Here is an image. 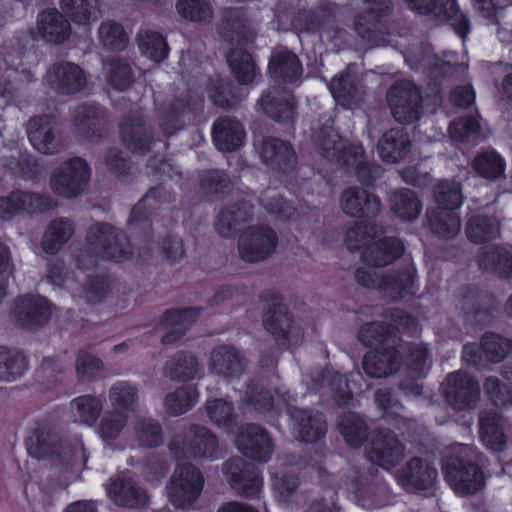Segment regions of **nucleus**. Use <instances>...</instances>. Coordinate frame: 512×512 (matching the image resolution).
Instances as JSON below:
<instances>
[{
	"label": "nucleus",
	"mask_w": 512,
	"mask_h": 512,
	"mask_svg": "<svg viewBox=\"0 0 512 512\" xmlns=\"http://www.w3.org/2000/svg\"><path fill=\"white\" fill-rule=\"evenodd\" d=\"M91 253L94 256L120 262L130 258L132 249L125 233L109 224H95L89 229L87 248L77 256V267L80 270L77 278L68 275L62 262H56L50 268L48 279L54 285L67 288L88 302L99 301L105 291L102 279L98 277L89 278L87 280V287H78V282L87 278V275L82 271L86 266V261L89 266L94 265Z\"/></svg>",
	"instance_id": "1"
},
{
	"label": "nucleus",
	"mask_w": 512,
	"mask_h": 512,
	"mask_svg": "<svg viewBox=\"0 0 512 512\" xmlns=\"http://www.w3.org/2000/svg\"><path fill=\"white\" fill-rule=\"evenodd\" d=\"M436 208L428 211L431 230L442 238H452L458 234L461 221L456 210L463 202L461 185L455 180L440 181L435 192Z\"/></svg>",
	"instance_id": "2"
},
{
	"label": "nucleus",
	"mask_w": 512,
	"mask_h": 512,
	"mask_svg": "<svg viewBox=\"0 0 512 512\" xmlns=\"http://www.w3.org/2000/svg\"><path fill=\"white\" fill-rule=\"evenodd\" d=\"M454 454L445 457L442 470L449 486L459 495L473 494L484 485L483 473L473 462L474 451L471 447L456 444Z\"/></svg>",
	"instance_id": "3"
},
{
	"label": "nucleus",
	"mask_w": 512,
	"mask_h": 512,
	"mask_svg": "<svg viewBox=\"0 0 512 512\" xmlns=\"http://www.w3.org/2000/svg\"><path fill=\"white\" fill-rule=\"evenodd\" d=\"M29 453L36 458L60 456L72 462H85V450L82 442L73 447L63 446L55 426L50 422H41L29 438Z\"/></svg>",
	"instance_id": "4"
},
{
	"label": "nucleus",
	"mask_w": 512,
	"mask_h": 512,
	"mask_svg": "<svg viewBox=\"0 0 512 512\" xmlns=\"http://www.w3.org/2000/svg\"><path fill=\"white\" fill-rule=\"evenodd\" d=\"M203 486L204 478L197 468L179 463L166 486L169 502L176 508H188L197 500Z\"/></svg>",
	"instance_id": "5"
},
{
	"label": "nucleus",
	"mask_w": 512,
	"mask_h": 512,
	"mask_svg": "<svg viewBox=\"0 0 512 512\" xmlns=\"http://www.w3.org/2000/svg\"><path fill=\"white\" fill-rule=\"evenodd\" d=\"M178 458H203L214 460L220 456L218 440L207 428L194 425L183 437H177L171 444Z\"/></svg>",
	"instance_id": "6"
},
{
	"label": "nucleus",
	"mask_w": 512,
	"mask_h": 512,
	"mask_svg": "<svg viewBox=\"0 0 512 512\" xmlns=\"http://www.w3.org/2000/svg\"><path fill=\"white\" fill-rule=\"evenodd\" d=\"M363 377L359 372H351L347 376L335 374L331 370L317 371L312 377L311 391H325L332 393L338 405L348 404L362 391Z\"/></svg>",
	"instance_id": "7"
},
{
	"label": "nucleus",
	"mask_w": 512,
	"mask_h": 512,
	"mask_svg": "<svg viewBox=\"0 0 512 512\" xmlns=\"http://www.w3.org/2000/svg\"><path fill=\"white\" fill-rule=\"evenodd\" d=\"M90 178L86 162L74 158L60 164L52 173V190L64 198H73L81 194Z\"/></svg>",
	"instance_id": "8"
},
{
	"label": "nucleus",
	"mask_w": 512,
	"mask_h": 512,
	"mask_svg": "<svg viewBox=\"0 0 512 512\" xmlns=\"http://www.w3.org/2000/svg\"><path fill=\"white\" fill-rule=\"evenodd\" d=\"M278 243L276 232L266 225H251L239 239L240 257L250 263H257L270 257Z\"/></svg>",
	"instance_id": "9"
},
{
	"label": "nucleus",
	"mask_w": 512,
	"mask_h": 512,
	"mask_svg": "<svg viewBox=\"0 0 512 512\" xmlns=\"http://www.w3.org/2000/svg\"><path fill=\"white\" fill-rule=\"evenodd\" d=\"M387 100L398 122L410 123L419 119L421 96L412 82L400 81L394 84L388 92Z\"/></svg>",
	"instance_id": "10"
},
{
	"label": "nucleus",
	"mask_w": 512,
	"mask_h": 512,
	"mask_svg": "<svg viewBox=\"0 0 512 512\" xmlns=\"http://www.w3.org/2000/svg\"><path fill=\"white\" fill-rule=\"evenodd\" d=\"M412 10L421 14H433L442 22H448L465 39L470 30L466 16L458 11L455 0H404Z\"/></svg>",
	"instance_id": "11"
},
{
	"label": "nucleus",
	"mask_w": 512,
	"mask_h": 512,
	"mask_svg": "<svg viewBox=\"0 0 512 512\" xmlns=\"http://www.w3.org/2000/svg\"><path fill=\"white\" fill-rule=\"evenodd\" d=\"M222 470L232 488L244 496H253L262 487V479L256 467L247 464L243 459L235 458L226 461Z\"/></svg>",
	"instance_id": "12"
},
{
	"label": "nucleus",
	"mask_w": 512,
	"mask_h": 512,
	"mask_svg": "<svg viewBox=\"0 0 512 512\" xmlns=\"http://www.w3.org/2000/svg\"><path fill=\"white\" fill-rule=\"evenodd\" d=\"M353 28L362 38H368L377 21L392 10L388 0H352Z\"/></svg>",
	"instance_id": "13"
},
{
	"label": "nucleus",
	"mask_w": 512,
	"mask_h": 512,
	"mask_svg": "<svg viewBox=\"0 0 512 512\" xmlns=\"http://www.w3.org/2000/svg\"><path fill=\"white\" fill-rule=\"evenodd\" d=\"M447 401L455 409H471L477 404L480 397L478 383L463 372L452 373L447 378L445 390Z\"/></svg>",
	"instance_id": "14"
},
{
	"label": "nucleus",
	"mask_w": 512,
	"mask_h": 512,
	"mask_svg": "<svg viewBox=\"0 0 512 512\" xmlns=\"http://www.w3.org/2000/svg\"><path fill=\"white\" fill-rule=\"evenodd\" d=\"M45 83L61 94H74L81 91L86 84L83 70L71 62H61L49 68Z\"/></svg>",
	"instance_id": "15"
},
{
	"label": "nucleus",
	"mask_w": 512,
	"mask_h": 512,
	"mask_svg": "<svg viewBox=\"0 0 512 512\" xmlns=\"http://www.w3.org/2000/svg\"><path fill=\"white\" fill-rule=\"evenodd\" d=\"M264 325L279 345L292 347L302 340V328L294 323L292 316L282 307L269 311L264 317Z\"/></svg>",
	"instance_id": "16"
},
{
	"label": "nucleus",
	"mask_w": 512,
	"mask_h": 512,
	"mask_svg": "<svg viewBox=\"0 0 512 512\" xmlns=\"http://www.w3.org/2000/svg\"><path fill=\"white\" fill-rule=\"evenodd\" d=\"M367 456L371 462L390 469L398 464L404 457L403 445L392 433H379L366 448Z\"/></svg>",
	"instance_id": "17"
},
{
	"label": "nucleus",
	"mask_w": 512,
	"mask_h": 512,
	"mask_svg": "<svg viewBox=\"0 0 512 512\" xmlns=\"http://www.w3.org/2000/svg\"><path fill=\"white\" fill-rule=\"evenodd\" d=\"M340 208L350 217H374L381 209L380 200L359 187H348L340 196Z\"/></svg>",
	"instance_id": "18"
},
{
	"label": "nucleus",
	"mask_w": 512,
	"mask_h": 512,
	"mask_svg": "<svg viewBox=\"0 0 512 512\" xmlns=\"http://www.w3.org/2000/svg\"><path fill=\"white\" fill-rule=\"evenodd\" d=\"M236 446L244 455L260 462L268 461L273 452L270 437L255 425H248L241 430Z\"/></svg>",
	"instance_id": "19"
},
{
	"label": "nucleus",
	"mask_w": 512,
	"mask_h": 512,
	"mask_svg": "<svg viewBox=\"0 0 512 512\" xmlns=\"http://www.w3.org/2000/svg\"><path fill=\"white\" fill-rule=\"evenodd\" d=\"M509 424L496 411H483L479 418V433L483 445L499 452L504 449L507 443V430Z\"/></svg>",
	"instance_id": "20"
},
{
	"label": "nucleus",
	"mask_w": 512,
	"mask_h": 512,
	"mask_svg": "<svg viewBox=\"0 0 512 512\" xmlns=\"http://www.w3.org/2000/svg\"><path fill=\"white\" fill-rule=\"evenodd\" d=\"M404 252L403 243L395 237L373 238L362 251V260L370 266L382 267L391 264Z\"/></svg>",
	"instance_id": "21"
},
{
	"label": "nucleus",
	"mask_w": 512,
	"mask_h": 512,
	"mask_svg": "<svg viewBox=\"0 0 512 512\" xmlns=\"http://www.w3.org/2000/svg\"><path fill=\"white\" fill-rule=\"evenodd\" d=\"M436 478L437 470L420 458L411 459L397 472V481L405 489H427L433 485Z\"/></svg>",
	"instance_id": "22"
},
{
	"label": "nucleus",
	"mask_w": 512,
	"mask_h": 512,
	"mask_svg": "<svg viewBox=\"0 0 512 512\" xmlns=\"http://www.w3.org/2000/svg\"><path fill=\"white\" fill-rule=\"evenodd\" d=\"M262 161L273 169L288 171L296 165V155L292 146L278 138H265L259 148Z\"/></svg>",
	"instance_id": "23"
},
{
	"label": "nucleus",
	"mask_w": 512,
	"mask_h": 512,
	"mask_svg": "<svg viewBox=\"0 0 512 512\" xmlns=\"http://www.w3.org/2000/svg\"><path fill=\"white\" fill-rule=\"evenodd\" d=\"M108 497L119 506L138 507L146 502V493L130 478L118 475L106 484Z\"/></svg>",
	"instance_id": "24"
},
{
	"label": "nucleus",
	"mask_w": 512,
	"mask_h": 512,
	"mask_svg": "<svg viewBox=\"0 0 512 512\" xmlns=\"http://www.w3.org/2000/svg\"><path fill=\"white\" fill-rule=\"evenodd\" d=\"M362 366L372 378L389 377L400 367L398 352L392 347L369 351L363 358Z\"/></svg>",
	"instance_id": "25"
},
{
	"label": "nucleus",
	"mask_w": 512,
	"mask_h": 512,
	"mask_svg": "<svg viewBox=\"0 0 512 512\" xmlns=\"http://www.w3.org/2000/svg\"><path fill=\"white\" fill-rule=\"evenodd\" d=\"M293 430L304 442H315L326 433L323 415L311 410H295L291 414Z\"/></svg>",
	"instance_id": "26"
},
{
	"label": "nucleus",
	"mask_w": 512,
	"mask_h": 512,
	"mask_svg": "<svg viewBox=\"0 0 512 512\" xmlns=\"http://www.w3.org/2000/svg\"><path fill=\"white\" fill-rule=\"evenodd\" d=\"M417 278L413 266L385 276L379 284L383 296L390 300L402 299L415 292Z\"/></svg>",
	"instance_id": "27"
},
{
	"label": "nucleus",
	"mask_w": 512,
	"mask_h": 512,
	"mask_svg": "<svg viewBox=\"0 0 512 512\" xmlns=\"http://www.w3.org/2000/svg\"><path fill=\"white\" fill-rule=\"evenodd\" d=\"M14 313L19 324L33 327L46 322L51 309L46 299L40 296H27L16 303Z\"/></svg>",
	"instance_id": "28"
},
{
	"label": "nucleus",
	"mask_w": 512,
	"mask_h": 512,
	"mask_svg": "<svg viewBox=\"0 0 512 512\" xmlns=\"http://www.w3.org/2000/svg\"><path fill=\"white\" fill-rule=\"evenodd\" d=\"M37 28L41 37L50 43L65 41L71 32L69 21L56 9H49L40 13Z\"/></svg>",
	"instance_id": "29"
},
{
	"label": "nucleus",
	"mask_w": 512,
	"mask_h": 512,
	"mask_svg": "<svg viewBox=\"0 0 512 512\" xmlns=\"http://www.w3.org/2000/svg\"><path fill=\"white\" fill-rule=\"evenodd\" d=\"M269 72L275 81L292 83L302 74V67L297 56L280 48L273 52L269 62Z\"/></svg>",
	"instance_id": "30"
},
{
	"label": "nucleus",
	"mask_w": 512,
	"mask_h": 512,
	"mask_svg": "<svg viewBox=\"0 0 512 512\" xmlns=\"http://www.w3.org/2000/svg\"><path fill=\"white\" fill-rule=\"evenodd\" d=\"M245 131L240 122L230 117L220 118L213 125V141L221 151H233L243 144Z\"/></svg>",
	"instance_id": "31"
},
{
	"label": "nucleus",
	"mask_w": 512,
	"mask_h": 512,
	"mask_svg": "<svg viewBox=\"0 0 512 512\" xmlns=\"http://www.w3.org/2000/svg\"><path fill=\"white\" fill-rule=\"evenodd\" d=\"M28 135L33 147L43 154L56 153L60 148V141L53 131L51 120L47 117H38L30 121Z\"/></svg>",
	"instance_id": "32"
},
{
	"label": "nucleus",
	"mask_w": 512,
	"mask_h": 512,
	"mask_svg": "<svg viewBox=\"0 0 512 512\" xmlns=\"http://www.w3.org/2000/svg\"><path fill=\"white\" fill-rule=\"evenodd\" d=\"M258 105L271 118L277 121H288L293 116L295 102L288 91L281 92L273 88L262 95Z\"/></svg>",
	"instance_id": "33"
},
{
	"label": "nucleus",
	"mask_w": 512,
	"mask_h": 512,
	"mask_svg": "<svg viewBox=\"0 0 512 512\" xmlns=\"http://www.w3.org/2000/svg\"><path fill=\"white\" fill-rule=\"evenodd\" d=\"M377 150L382 160L396 163L404 159L410 151V140L403 129H391L383 134Z\"/></svg>",
	"instance_id": "34"
},
{
	"label": "nucleus",
	"mask_w": 512,
	"mask_h": 512,
	"mask_svg": "<svg viewBox=\"0 0 512 512\" xmlns=\"http://www.w3.org/2000/svg\"><path fill=\"white\" fill-rule=\"evenodd\" d=\"M221 33L229 42H248L255 37L254 22L240 9L232 10L223 22Z\"/></svg>",
	"instance_id": "35"
},
{
	"label": "nucleus",
	"mask_w": 512,
	"mask_h": 512,
	"mask_svg": "<svg viewBox=\"0 0 512 512\" xmlns=\"http://www.w3.org/2000/svg\"><path fill=\"white\" fill-rule=\"evenodd\" d=\"M318 145L328 156L334 157L336 153H342L339 157L343 159L344 164L356 170L362 169L365 164L366 160L363 147L361 145H352L343 149L338 135L333 132H328L326 136L319 141Z\"/></svg>",
	"instance_id": "36"
},
{
	"label": "nucleus",
	"mask_w": 512,
	"mask_h": 512,
	"mask_svg": "<svg viewBox=\"0 0 512 512\" xmlns=\"http://www.w3.org/2000/svg\"><path fill=\"white\" fill-rule=\"evenodd\" d=\"M244 367L242 356L232 347L220 346L211 353L209 368L216 374L234 377L240 375Z\"/></svg>",
	"instance_id": "37"
},
{
	"label": "nucleus",
	"mask_w": 512,
	"mask_h": 512,
	"mask_svg": "<svg viewBox=\"0 0 512 512\" xmlns=\"http://www.w3.org/2000/svg\"><path fill=\"white\" fill-rule=\"evenodd\" d=\"M480 268L491 271L500 277H512V256L497 246L484 247L479 255Z\"/></svg>",
	"instance_id": "38"
},
{
	"label": "nucleus",
	"mask_w": 512,
	"mask_h": 512,
	"mask_svg": "<svg viewBox=\"0 0 512 512\" xmlns=\"http://www.w3.org/2000/svg\"><path fill=\"white\" fill-rule=\"evenodd\" d=\"M122 141L128 149L144 150L150 143V136L141 115L135 113L121 124Z\"/></svg>",
	"instance_id": "39"
},
{
	"label": "nucleus",
	"mask_w": 512,
	"mask_h": 512,
	"mask_svg": "<svg viewBox=\"0 0 512 512\" xmlns=\"http://www.w3.org/2000/svg\"><path fill=\"white\" fill-rule=\"evenodd\" d=\"M73 233L74 227L69 220L59 218L51 221L42 238L43 250L50 254L58 252L69 241Z\"/></svg>",
	"instance_id": "40"
},
{
	"label": "nucleus",
	"mask_w": 512,
	"mask_h": 512,
	"mask_svg": "<svg viewBox=\"0 0 512 512\" xmlns=\"http://www.w3.org/2000/svg\"><path fill=\"white\" fill-rule=\"evenodd\" d=\"M62 11L77 25H90L100 16L97 0H60Z\"/></svg>",
	"instance_id": "41"
},
{
	"label": "nucleus",
	"mask_w": 512,
	"mask_h": 512,
	"mask_svg": "<svg viewBox=\"0 0 512 512\" xmlns=\"http://www.w3.org/2000/svg\"><path fill=\"white\" fill-rule=\"evenodd\" d=\"M202 370L193 354L183 352L166 364L165 374L171 379L186 381L200 376Z\"/></svg>",
	"instance_id": "42"
},
{
	"label": "nucleus",
	"mask_w": 512,
	"mask_h": 512,
	"mask_svg": "<svg viewBox=\"0 0 512 512\" xmlns=\"http://www.w3.org/2000/svg\"><path fill=\"white\" fill-rule=\"evenodd\" d=\"M252 206L243 204L223 210L216 221L215 228L223 237H229L240 229V226L252 217Z\"/></svg>",
	"instance_id": "43"
},
{
	"label": "nucleus",
	"mask_w": 512,
	"mask_h": 512,
	"mask_svg": "<svg viewBox=\"0 0 512 512\" xmlns=\"http://www.w3.org/2000/svg\"><path fill=\"white\" fill-rule=\"evenodd\" d=\"M227 62L233 76L240 84H249L258 74L252 56L241 48L233 49L227 56Z\"/></svg>",
	"instance_id": "44"
},
{
	"label": "nucleus",
	"mask_w": 512,
	"mask_h": 512,
	"mask_svg": "<svg viewBox=\"0 0 512 512\" xmlns=\"http://www.w3.org/2000/svg\"><path fill=\"white\" fill-rule=\"evenodd\" d=\"M198 314L199 312L195 308L168 312L165 316V323L170 327V331L162 337V342L170 344L179 340L186 329L196 320Z\"/></svg>",
	"instance_id": "45"
},
{
	"label": "nucleus",
	"mask_w": 512,
	"mask_h": 512,
	"mask_svg": "<svg viewBox=\"0 0 512 512\" xmlns=\"http://www.w3.org/2000/svg\"><path fill=\"white\" fill-rule=\"evenodd\" d=\"M338 429L345 441L354 448L362 445L367 437V424L356 413H344L338 420Z\"/></svg>",
	"instance_id": "46"
},
{
	"label": "nucleus",
	"mask_w": 512,
	"mask_h": 512,
	"mask_svg": "<svg viewBox=\"0 0 512 512\" xmlns=\"http://www.w3.org/2000/svg\"><path fill=\"white\" fill-rule=\"evenodd\" d=\"M472 167L480 177L496 180L504 176L505 160L494 150L482 151L474 158Z\"/></svg>",
	"instance_id": "47"
},
{
	"label": "nucleus",
	"mask_w": 512,
	"mask_h": 512,
	"mask_svg": "<svg viewBox=\"0 0 512 512\" xmlns=\"http://www.w3.org/2000/svg\"><path fill=\"white\" fill-rule=\"evenodd\" d=\"M137 43L142 54L154 62H161L168 55L166 40L158 32L141 30L137 35Z\"/></svg>",
	"instance_id": "48"
},
{
	"label": "nucleus",
	"mask_w": 512,
	"mask_h": 512,
	"mask_svg": "<svg viewBox=\"0 0 512 512\" xmlns=\"http://www.w3.org/2000/svg\"><path fill=\"white\" fill-rule=\"evenodd\" d=\"M391 210L402 220L411 221L420 214L421 203L413 191L402 189L392 195Z\"/></svg>",
	"instance_id": "49"
},
{
	"label": "nucleus",
	"mask_w": 512,
	"mask_h": 512,
	"mask_svg": "<svg viewBox=\"0 0 512 512\" xmlns=\"http://www.w3.org/2000/svg\"><path fill=\"white\" fill-rule=\"evenodd\" d=\"M287 394L277 395L274 398L269 391H265L258 385L249 386L246 390L244 401L253 406L259 412H267L272 409L280 410L288 404Z\"/></svg>",
	"instance_id": "50"
},
{
	"label": "nucleus",
	"mask_w": 512,
	"mask_h": 512,
	"mask_svg": "<svg viewBox=\"0 0 512 512\" xmlns=\"http://www.w3.org/2000/svg\"><path fill=\"white\" fill-rule=\"evenodd\" d=\"M40 198L26 192H13L7 198H0V217L10 218L21 210L35 211L40 207Z\"/></svg>",
	"instance_id": "51"
},
{
	"label": "nucleus",
	"mask_w": 512,
	"mask_h": 512,
	"mask_svg": "<svg viewBox=\"0 0 512 512\" xmlns=\"http://www.w3.org/2000/svg\"><path fill=\"white\" fill-rule=\"evenodd\" d=\"M199 399V394L195 387L186 386L169 393L164 400L167 413L177 416L189 411Z\"/></svg>",
	"instance_id": "52"
},
{
	"label": "nucleus",
	"mask_w": 512,
	"mask_h": 512,
	"mask_svg": "<svg viewBox=\"0 0 512 512\" xmlns=\"http://www.w3.org/2000/svg\"><path fill=\"white\" fill-rule=\"evenodd\" d=\"M465 232L472 242L481 243L499 235V222L494 218L475 216L467 222Z\"/></svg>",
	"instance_id": "53"
},
{
	"label": "nucleus",
	"mask_w": 512,
	"mask_h": 512,
	"mask_svg": "<svg viewBox=\"0 0 512 512\" xmlns=\"http://www.w3.org/2000/svg\"><path fill=\"white\" fill-rule=\"evenodd\" d=\"M98 38L101 45L111 51H121L128 43V35L123 27L111 20L101 23L98 28Z\"/></svg>",
	"instance_id": "54"
},
{
	"label": "nucleus",
	"mask_w": 512,
	"mask_h": 512,
	"mask_svg": "<svg viewBox=\"0 0 512 512\" xmlns=\"http://www.w3.org/2000/svg\"><path fill=\"white\" fill-rule=\"evenodd\" d=\"M177 10L183 18L198 23H207L213 17L211 0H178Z\"/></svg>",
	"instance_id": "55"
},
{
	"label": "nucleus",
	"mask_w": 512,
	"mask_h": 512,
	"mask_svg": "<svg viewBox=\"0 0 512 512\" xmlns=\"http://www.w3.org/2000/svg\"><path fill=\"white\" fill-rule=\"evenodd\" d=\"M71 409L75 422L91 424L100 415L102 404L91 396H81L72 401Z\"/></svg>",
	"instance_id": "56"
},
{
	"label": "nucleus",
	"mask_w": 512,
	"mask_h": 512,
	"mask_svg": "<svg viewBox=\"0 0 512 512\" xmlns=\"http://www.w3.org/2000/svg\"><path fill=\"white\" fill-rule=\"evenodd\" d=\"M25 368L26 360L21 354L0 347V380L13 381Z\"/></svg>",
	"instance_id": "57"
},
{
	"label": "nucleus",
	"mask_w": 512,
	"mask_h": 512,
	"mask_svg": "<svg viewBox=\"0 0 512 512\" xmlns=\"http://www.w3.org/2000/svg\"><path fill=\"white\" fill-rule=\"evenodd\" d=\"M105 71L109 84L118 91L125 90L132 82V68L129 62L121 59L112 60Z\"/></svg>",
	"instance_id": "58"
},
{
	"label": "nucleus",
	"mask_w": 512,
	"mask_h": 512,
	"mask_svg": "<svg viewBox=\"0 0 512 512\" xmlns=\"http://www.w3.org/2000/svg\"><path fill=\"white\" fill-rule=\"evenodd\" d=\"M486 357L492 362H500L512 351V342L497 334L488 333L481 341Z\"/></svg>",
	"instance_id": "59"
},
{
	"label": "nucleus",
	"mask_w": 512,
	"mask_h": 512,
	"mask_svg": "<svg viewBox=\"0 0 512 512\" xmlns=\"http://www.w3.org/2000/svg\"><path fill=\"white\" fill-rule=\"evenodd\" d=\"M134 429L139 443L144 447H154L162 442L161 427L152 419L138 418Z\"/></svg>",
	"instance_id": "60"
},
{
	"label": "nucleus",
	"mask_w": 512,
	"mask_h": 512,
	"mask_svg": "<svg viewBox=\"0 0 512 512\" xmlns=\"http://www.w3.org/2000/svg\"><path fill=\"white\" fill-rule=\"evenodd\" d=\"M126 422L127 417L123 412H107L100 421L99 434L104 440H113L119 436Z\"/></svg>",
	"instance_id": "61"
},
{
	"label": "nucleus",
	"mask_w": 512,
	"mask_h": 512,
	"mask_svg": "<svg viewBox=\"0 0 512 512\" xmlns=\"http://www.w3.org/2000/svg\"><path fill=\"white\" fill-rule=\"evenodd\" d=\"M137 399V389L127 382H118L110 389V403L117 408H129Z\"/></svg>",
	"instance_id": "62"
},
{
	"label": "nucleus",
	"mask_w": 512,
	"mask_h": 512,
	"mask_svg": "<svg viewBox=\"0 0 512 512\" xmlns=\"http://www.w3.org/2000/svg\"><path fill=\"white\" fill-rule=\"evenodd\" d=\"M372 227L355 224L345 234V243L349 249L364 250L373 240L375 234Z\"/></svg>",
	"instance_id": "63"
},
{
	"label": "nucleus",
	"mask_w": 512,
	"mask_h": 512,
	"mask_svg": "<svg viewBox=\"0 0 512 512\" xmlns=\"http://www.w3.org/2000/svg\"><path fill=\"white\" fill-rule=\"evenodd\" d=\"M104 368L103 362L87 352H80L76 360L77 375L81 380L95 377Z\"/></svg>",
	"instance_id": "64"
}]
</instances>
